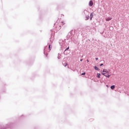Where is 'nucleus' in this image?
Segmentation results:
<instances>
[{
  "instance_id": "obj_1",
  "label": "nucleus",
  "mask_w": 129,
  "mask_h": 129,
  "mask_svg": "<svg viewBox=\"0 0 129 129\" xmlns=\"http://www.w3.org/2000/svg\"><path fill=\"white\" fill-rule=\"evenodd\" d=\"M103 72L102 73V75H104V76H105V77H107V78H109L110 77V75H109V72L107 71V70L104 69L103 70Z\"/></svg>"
},
{
  "instance_id": "obj_2",
  "label": "nucleus",
  "mask_w": 129,
  "mask_h": 129,
  "mask_svg": "<svg viewBox=\"0 0 129 129\" xmlns=\"http://www.w3.org/2000/svg\"><path fill=\"white\" fill-rule=\"evenodd\" d=\"M89 5L90 7H92V6H93V2H92V1H90L89 3Z\"/></svg>"
},
{
  "instance_id": "obj_3",
  "label": "nucleus",
  "mask_w": 129,
  "mask_h": 129,
  "mask_svg": "<svg viewBox=\"0 0 129 129\" xmlns=\"http://www.w3.org/2000/svg\"><path fill=\"white\" fill-rule=\"evenodd\" d=\"M111 19H112V18H111V17L106 18V22H108V21H111Z\"/></svg>"
},
{
  "instance_id": "obj_4",
  "label": "nucleus",
  "mask_w": 129,
  "mask_h": 129,
  "mask_svg": "<svg viewBox=\"0 0 129 129\" xmlns=\"http://www.w3.org/2000/svg\"><path fill=\"white\" fill-rule=\"evenodd\" d=\"M93 13H91L90 15V21H91L92 20V18H93Z\"/></svg>"
},
{
  "instance_id": "obj_5",
  "label": "nucleus",
  "mask_w": 129,
  "mask_h": 129,
  "mask_svg": "<svg viewBox=\"0 0 129 129\" xmlns=\"http://www.w3.org/2000/svg\"><path fill=\"white\" fill-rule=\"evenodd\" d=\"M115 88V86L113 85L111 86V89H114Z\"/></svg>"
},
{
  "instance_id": "obj_6",
  "label": "nucleus",
  "mask_w": 129,
  "mask_h": 129,
  "mask_svg": "<svg viewBox=\"0 0 129 129\" xmlns=\"http://www.w3.org/2000/svg\"><path fill=\"white\" fill-rule=\"evenodd\" d=\"M48 48H49V51H51V49H52V47H51V45L50 44L49 45Z\"/></svg>"
},
{
  "instance_id": "obj_7",
  "label": "nucleus",
  "mask_w": 129,
  "mask_h": 129,
  "mask_svg": "<svg viewBox=\"0 0 129 129\" xmlns=\"http://www.w3.org/2000/svg\"><path fill=\"white\" fill-rule=\"evenodd\" d=\"M100 74H97V77H98V78H100Z\"/></svg>"
},
{
  "instance_id": "obj_8",
  "label": "nucleus",
  "mask_w": 129,
  "mask_h": 129,
  "mask_svg": "<svg viewBox=\"0 0 129 129\" xmlns=\"http://www.w3.org/2000/svg\"><path fill=\"white\" fill-rule=\"evenodd\" d=\"M94 68H95V70L99 71V69H98V68H97V67H95Z\"/></svg>"
},
{
  "instance_id": "obj_9",
  "label": "nucleus",
  "mask_w": 129,
  "mask_h": 129,
  "mask_svg": "<svg viewBox=\"0 0 129 129\" xmlns=\"http://www.w3.org/2000/svg\"><path fill=\"white\" fill-rule=\"evenodd\" d=\"M63 65H64V67H66V66H67V65H68V64L67 63V62H65Z\"/></svg>"
},
{
  "instance_id": "obj_10",
  "label": "nucleus",
  "mask_w": 129,
  "mask_h": 129,
  "mask_svg": "<svg viewBox=\"0 0 129 129\" xmlns=\"http://www.w3.org/2000/svg\"><path fill=\"white\" fill-rule=\"evenodd\" d=\"M86 20H89V16H87V17H86Z\"/></svg>"
},
{
  "instance_id": "obj_11",
  "label": "nucleus",
  "mask_w": 129,
  "mask_h": 129,
  "mask_svg": "<svg viewBox=\"0 0 129 129\" xmlns=\"http://www.w3.org/2000/svg\"><path fill=\"white\" fill-rule=\"evenodd\" d=\"M67 50H69V47H68L65 50V51H67Z\"/></svg>"
},
{
  "instance_id": "obj_12",
  "label": "nucleus",
  "mask_w": 129,
  "mask_h": 129,
  "mask_svg": "<svg viewBox=\"0 0 129 129\" xmlns=\"http://www.w3.org/2000/svg\"><path fill=\"white\" fill-rule=\"evenodd\" d=\"M82 75H84V76L85 75V73H82Z\"/></svg>"
},
{
  "instance_id": "obj_13",
  "label": "nucleus",
  "mask_w": 129,
  "mask_h": 129,
  "mask_svg": "<svg viewBox=\"0 0 129 129\" xmlns=\"http://www.w3.org/2000/svg\"><path fill=\"white\" fill-rule=\"evenodd\" d=\"M103 66V63H102V64H101L100 65V66Z\"/></svg>"
},
{
  "instance_id": "obj_14",
  "label": "nucleus",
  "mask_w": 129,
  "mask_h": 129,
  "mask_svg": "<svg viewBox=\"0 0 129 129\" xmlns=\"http://www.w3.org/2000/svg\"><path fill=\"white\" fill-rule=\"evenodd\" d=\"M96 60H98V58H96Z\"/></svg>"
},
{
  "instance_id": "obj_15",
  "label": "nucleus",
  "mask_w": 129,
  "mask_h": 129,
  "mask_svg": "<svg viewBox=\"0 0 129 129\" xmlns=\"http://www.w3.org/2000/svg\"><path fill=\"white\" fill-rule=\"evenodd\" d=\"M87 62H89V60L88 59H87Z\"/></svg>"
},
{
  "instance_id": "obj_16",
  "label": "nucleus",
  "mask_w": 129,
  "mask_h": 129,
  "mask_svg": "<svg viewBox=\"0 0 129 129\" xmlns=\"http://www.w3.org/2000/svg\"><path fill=\"white\" fill-rule=\"evenodd\" d=\"M83 60V59H81V61H82Z\"/></svg>"
},
{
  "instance_id": "obj_17",
  "label": "nucleus",
  "mask_w": 129,
  "mask_h": 129,
  "mask_svg": "<svg viewBox=\"0 0 129 129\" xmlns=\"http://www.w3.org/2000/svg\"><path fill=\"white\" fill-rule=\"evenodd\" d=\"M59 28H61V26H59Z\"/></svg>"
},
{
  "instance_id": "obj_18",
  "label": "nucleus",
  "mask_w": 129,
  "mask_h": 129,
  "mask_svg": "<svg viewBox=\"0 0 129 129\" xmlns=\"http://www.w3.org/2000/svg\"><path fill=\"white\" fill-rule=\"evenodd\" d=\"M48 56V54H46V56Z\"/></svg>"
}]
</instances>
